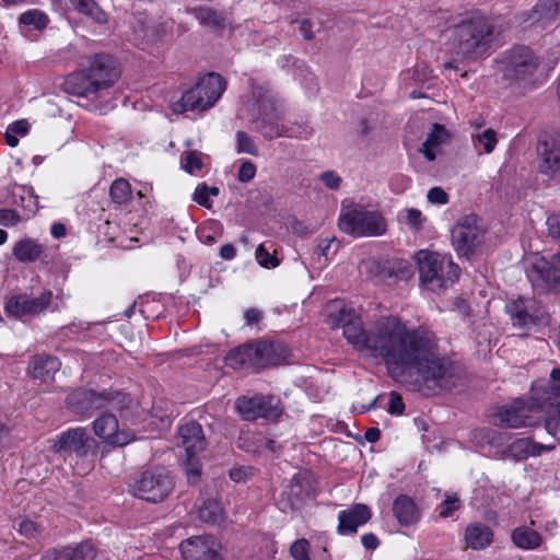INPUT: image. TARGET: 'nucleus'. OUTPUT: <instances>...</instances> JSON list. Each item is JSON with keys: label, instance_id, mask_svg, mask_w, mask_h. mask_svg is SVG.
<instances>
[{"label": "nucleus", "instance_id": "10", "mask_svg": "<svg viewBox=\"0 0 560 560\" xmlns=\"http://www.w3.org/2000/svg\"><path fill=\"white\" fill-rule=\"evenodd\" d=\"M225 88L226 81L221 74L209 72L183 93L177 106L180 112H205L218 102Z\"/></svg>", "mask_w": 560, "mask_h": 560}, {"label": "nucleus", "instance_id": "17", "mask_svg": "<svg viewBox=\"0 0 560 560\" xmlns=\"http://www.w3.org/2000/svg\"><path fill=\"white\" fill-rule=\"evenodd\" d=\"M221 545L212 535H196L179 544L183 560H224L219 552Z\"/></svg>", "mask_w": 560, "mask_h": 560}, {"label": "nucleus", "instance_id": "22", "mask_svg": "<svg viewBox=\"0 0 560 560\" xmlns=\"http://www.w3.org/2000/svg\"><path fill=\"white\" fill-rule=\"evenodd\" d=\"M372 517L371 509L363 503H354L338 515L337 532L340 535H353L358 528Z\"/></svg>", "mask_w": 560, "mask_h": 560}, {"label": "nucleus", "instance_id": "29", "mask_svg": "<svg viewBox=\"0 0 560 560\" xmlns=\"http://www.w3.org/2000/svg\"><path fill=\"white\" fill-rule=\"evenodd\" d=\"M493 539V532L483 524H470L465 530V540L467 545L475 550L488 547Z\"/></svg>", "mask_w": 560, "mask_h": 560}, {"label": "nucleus", "instance_id": "54", "mask_svg": "<svg viewBox=\"0 0 560 560\" xmlns=\"http://www.w3.org/2000/svg\"><path fill=\"white\" fill-rule=\"evenodd\" d=\"M256 174V166L250 161H245L241 164L238 173H237V179L241 183H248L255 177Z\"/></svg>", "mask_w": 560, "mask_h": 560}, {"label": "nucleus", "instance_id": "32", "mask_svg": "<svg viewBox=\"0 0 560 560\" xmlns=\"http://www.w3.org/2000/svg\"><path fill=\"white\" fill-rule=\"evenodd\" d=\"M511 539L517 548L524 550L536 549L542 542L541 534L527 526H520L513 529Z\"/></svg>", "mask_w": 560, "mask_h": 560}, {"label": "nucleus", "instance_id": "37", "mask_svg": "<svg viewBox=\"0 0 560 560\" xmlns=\"http://www.w3.org/2000/svg\"><path fill=\"white\" fill-rule=\"evenodd\" d=\"M194 14L203 25H209L215 28H223L225 26V20L222 14L211 8H195Z\"/></svg>", "mask_w": 560, "mask_h": 560}, {"label": "nucleus", "instance_id": "13", "mask_svg": "<svg viewBox=\"0 0 560 560\" xmlns=\"http://www.w3.org/2000/svg\"><path fill=\"white\" fill-rule=\"evenodd\" d=\"M98 442L89 434L85 428H71L61 432L50 450L59 454L63 459L74 455L77 458H86L90 455H96Z\"/></svg>", "mask_w": 560, "mask_h": 560}, {"label": "nucleus", "instance_id": "46", "mask_svg": "<svg viewBox=\"0 0 560 560\" xmlns=\"http://www.w3.org/2000/svg\"><path fill=\"white\" fill-rule=\"evenodd\" d=\"M18 530L27 539H34L40 535L43 526L36 522L24 518L19 522Z\"/></svg>", "mask_w": 560, "mask_h": 560}, {"label": "nucleus", "instance_id": "50", "mask_svg": "<svg viewBox=\"0 0 560 560\" xmlns=\"http://www.w3.org/2000/svg\"><path fill=\"white\" fill-rule=\"evenodd\" d=\"M308 549H310L308 541L306 539L302 538V539L295 540L292 544V546L290 548V552H291V556L295 560H311L310 556H308Z\"/></svg>", "mask_w": 560, "mask_h": 560}, {"label": "nucleus", "instance_id": "39", "mask_svg": "<svg viewBox=\"0 0 560 560\" xmlns=\"http://www.w3.org/2000/svg\"><path fill=\"white\" fill-rule=\"evenodd\" d=\"M48 16L39 10H28L22 13L19 18V22L22 25L34 26L35 30H43L48 24Z\"/></svg>", "mask_w": 560, "mask_h": 560}, {"label": "nucleus", "instance_id": "4", "mask_svg": "<svg viewBox=\"0 0 560 560\" xmlns=\"http://www.w3.org/2000/svg\"><path fill=\"white\" fill-rule=\"evenodd\" d=\"M66 405L75 415L90 416L96 410L108 408L118 411L122 417L132 405V398L122 390L103 389L97 392L92 388L78 387L67 395Z\"/></svg>", "mask_w": 560, "mask_h": 560}, {"label": "nucleus", "instance_id": "43", "mask_svg": "<svg viewBox=\"0 0 560 560\" xmlns=\"http://www.w3.org/2000/svg\"><path fill=\"white\" fill-rule=\"evenodd\" d=\"M462 506L460 500L456 493L446 494L445 499L439 505V515L446 518L453 515Z\"/></svg>", "mask_w": 560, "mask_h": 560}, {"label": "nucleus", "instance_id": "45", "mask_svg": "<svg viewBox=\"0 0 560 560\" xmlns=\"http://www.w3.org/2000/svg\"><path fill=\"white\" fill-rule=\"evenodd\" d=\"M237 152L258 155V149L253 139L245 131L236 132Z\"/></svg>", "mask_w": 560, "mask_h": 560}, {"label": "nucleus", "instance_id": "6", "mask_svg": "<svg viewBox=\"0 0 560 560\" xmlns=\"http://www.w3.org/2000/svg\"><path fill=\"white\" fill-rule=\"evenodd\" d=\"M175 488V480L163 466L147 468L135 475L129 483V492L137 499L149 503H161Z\"/></svg>", "mask_w": 560, "mask_h": 560}, {"label": "nucleus", "instance_id": "52", "mask_svg": "<svg viewBox=\"0 0 560 560\" xmlns=\"http://www.w3.org/2000/svg\"><path fill=\"white\" fill-rule=\"evenodd\" d=\"M546 431L560 442V407L545 420Z\"/></svg>", "mask_w": 560, "mask_h": 560}, {"label": "nucleus", "instance_id": "60", "mask_svg": "<svg viewBox=\"0 0 560 560\" xmlns=\"http://www.w3.org/2000/svg\"><path fill=\"white\" fill-rule=\"evenodd\" d=\"M320 179L330 189H338L341 184V178L332 171L324 172Z\"/></svg>", "mask_w": 560, "mask_h": 560}, {"label": "nucleus", "instance_id": "9", "mask_svg": "<svg viewBox=\"0 0 560 560\" xmlns=\"http://www.w3.org/2000/svg\"><path fill=\"white\" fill-rule=\"evenodd\" d=\"M504 310L512 326L526 334L530 330L541 331L551 325V313L541 301L535 298L518 295L508 301Z\"/></svg>", "mask_w": 560, "mask_h": 560}, {"label": "nucleus", "instance_id": "8", "mask_svg": "<svg viewBox=\"0 0 560 560\" xmlns=\"http://www.w3.org/2000/svg\"><path fill=\"white\" fill-rule=\"evenodd\" d=\"M421 282L433 292L451 287L460 275V268L438 253L419 250L416 254Z\"/></svg>", "mask_w": 560, "mask_h": 560}, {"label": "nucleus", "instance_id": "2", "mask_svg": "<svg viewBox=\"0 0 560 560\" xmlns=\"http://www.w3.org/2000/svg\"><path fill=\"white\" fill-rule=\"evenodd\" d=\"M119 77L118 59L110 54L98 52L88 58L85 69L72 72L65 79L63 90L68 94L89 97L110 88Z\"/></svg>", "mask_w": 560, "mask_h": 560}, {"label": "nucleus", "instance_id": "42", "mask_svg": "<svg viewBox=\"0 0 560 560\" xmlns=\"http://www.w3.org/2000/svg\"><path fill=\"white\" fill-rule=\"evenodd\" d=\"M201 155L202 154L200 152L195 150L183 152V168L189 174H195L196 171H200L203 166Z\"/></svg>", "mask_w": 560, "mask_h": 560}, {"label": "nucleus", "instance_id": "3", "mask_svg": "<svg viewBox=\"0 0 560 560\" xmlns=\"http://www.w3.org/2000/svg\"><path fill=\"white\" fill-rule=\"evenodd\" d=\"M493 40V24L486 16L475 13L452 28L448 46L456 59L476 60L490 50Z\"/></svg>", "mask_w": 560, "mask_h": 560}, {"label": "nucleus", "instance_id": "25", "mask_svg": "<svg viewBox=\"0 0 560 560\" xmlns=\"http://www.w3.org/2000/svg\"><path fill=\"white\" fill-rule=\"evenodd\" d=\"M61 366L58 358L42 353L35 354L31 358L27 366V373L34 380H39L44 383L52 382L55 374Z\"/></svg>", "mask_w": 560, "mask_h": 560}, {"label": "nucleus", "instance_id": "62", "mask_svg": "<svg viewBox=\"0 0 560 560\" xmlns=\"http://www.w3.org/2000/svg\"><path fill=\"white\" fill-rule=\"evenodd\" d=\"M252 470V467H235L230 470L229 476L234 482H242L245 481Z\"/></svg>", "mask_w": 560, "mask_h": 560}, {"label": "nucleus", "instance_id": "34", "mask_svg": "<svg viewBox=\"0 0 560 560\" xmlns=\"http://www.w3.org/2000/svg\"><path fill=\"white\" fill-rule=\"evenodd\" d=\"M71 5L81 14L86 15L100 25L106 24L107 14L94 0H70Z\"/></svg>", "mask_w": 560, "mask_h": 560}, {"label": "nucleus", "instance_id": "15", "mask_svg": "<svg viewBox=\"0 0 560 560\" xmlns=\"http://www.w3.org/2000/svg\"><path fill=\"white\" fill-rule=\"evenodd\" d=\"M280 399L276 396L238 397L235 409L246 421H254L259 418L277 421L282 415Z\"/></svg>", "mask_w": 560, "mask_h": 560}, {"label": "nucleus", "instance_id": "24", "mask_svg": "<svg viewBox=\"0 0 560 560\" xmlns=\"http://www.w3.org/2000/svg\"><path fill=\"white\" fill-rule=\"evenodd\" d=\"M178 435L182 440V445L185 448L186 455H197L203 452L207 447V440L203 434V430L195 420H190L182 424L178 429Z\"/></svg>", "mask_w": 560, "mask_h": 560}, {"label": "nucleus", "instance_id": "41", "mask_svg": "<svg viewBox=\"0 0 560 560\" xmlns=\"http://www.w3.org/2000/svg\"><path fill=\"white\" fill-rule=\"evenodd\" d=\"M451 140V133L448 130L441 124H433L431 131L428 133L425 139L427 145L439 147L441 144L447 143Z\"/></svg>", "mask_w": 560, "mask_h": 560}, {"label": "nucleus", "instance_id": "47", "mask_svg": "<svg viewBox=\"0 0 560 560\" xmlns=\"http://www.w3.org/2000/svg\"><path fill=\"white\" fill-rule=\"evenodd\" d=\"M255 255L258 264L264 268L270 269L280 265V260L275 255H270L264 244L258 245Z\"/></svg>", "mask_w": 560, "mask_h": 560}, {"label": "nucleus", "instance_id": "14", "mask_svg": "<svg viewBox=\"0 0 560 560\" xmlns=\"http://www.w3.org/2000/svg\"><path fill=\"white\" fill-rule=\"evenodd\" d=\"M527 276L534 289L547 294H560V253L540 257L532 264Z\"/></svg>", "mask_w": 560, "mask_h": 560}, {"label": "nucleus", "instance_id": "5", "mask_svg": "<svg viewBox=\"0 0 560 560\" xmlns=\"http://www.w3.org/2000/svg\"><path fill=\"white\" fill-rule=\"evenodd\" d=\"M288 355L289 349L285 345L259 340L230 350L225 357V364L234 370L268 368L284 363Z\"/></svg>", "mask_w": 560, "mask_h": 560}, {"label": "nucleus", "instance_id": "36", "mask_svg": "<svg viewBox=\"0 0 560 560\" xmlns=\"http://www.w3.org/2000/svg\"><path fill=\"white\" fill-rule=\"evenodd\" d=\"M109 196L113 202L118 206L130 202L132 192L129 182L125 178L115 179L109 187Z\"/></svg>", "mask_w": 560, "mask_h": 560}, {"label": "nucleus", "instance_id": "23", "mask_svg": "<svg viewBox=\"0 0 560 560\" xmlns=\"http://www.w3.org/2000/svg\"><path fill=\"white\" fill-rule=\"evenodd\" d=\"M533 406L545 410L548 408H560V386L553 385L551 381L538 380L530 388Z\"/></svg>", "mask_w": 560, "mask_h": 560}, {"label": "nucleus", "instance_id": "20", "mask_svg": "<svg viewBox=\"0 0 560 560\" xmlns=\"http://www.w3.org/2000/svg\"><path fill=\"white\" fill-rule=\"evenodd\" d=\"M529 407L523 399H515L510 406H501L497 409L495 417L499 425L503 428L518 429L532 427L536 423L528 415Z\"/></svg>", "mask_w": 560, "mask_h": 560}, {"label": "nucleus", "instance_id": "48", "mask_svg": "<svg viewBox=\"0 0 560 560\" xmlns=\"http://www.w3.org/2000/svg\"><path fill=\"white\" fill-rule=\"evenodd\" d=\"M173 26V21L160 22L152 27L151 36L156 40L166 42L172 37Z\"/></svg>", "mask_w": 560, "mask_h": 560}, {"label": "nucleus", "instance_id": "57", "mask_svg": "<svg viewBox=\"0 0 560 560\" xmlns=\"http://www.w3.org/2000/svg\"><path fill=\"white\" fill-rule=\"evenodd\" d=\"M18 211L13 209H0V223L4 226H13L20 222Z\"/></svg>", "mask_w": 560, "mask_h": 560}, {"label": "nucleus", "instance_id": "44", "mask_svg": "<svg viewBox=\"0 0 560 560\" xmlns=\"http://www.w3.org/2000/svg\"><path fill=\"white\" fill-rule=\"evenodd\" d=\"M486 443L499 446L508 440V433L501 432L490 428H482L476 432Z\"/></svg>", "mask_w": 560, "mask_h": 560}, {"label": "nucleus", "instance_id": "28", "mask_svg": "<svg viewBox=\"0 0 560 560\" xmlns=\"http://www.w3.org/2000/svg\"><path fill=\"white\" fill-rule=\"evenodd\" d=\"M559 7L560 0H539L530 11L522 14L523 22H529V25L539 24L545 28L549 22L555 20Z\"/></svg>", "mask_w": 560, "mask_h": 560}, {"label": "nucleus", "instance_id": "49", "mask_svg": "<svg viewBox=\"0 0 560 560\" xmlns=\"http://www.w3.org/2000/svg\"><path fill=\"white\" fill-rule=\"evenodd\" d=\"M547 236L560 243V212L551 213L546 220ZM560 253V250L558 252Z\"/></svg>", "mask_w": 560, "mask_h": 560}, {"label": "nucleus", "instance_id": "63", "mask_svg": "<svg viewBox=\"0 0 560 560\" xmlns=\"http://www.w3.org/2000/svg\"><path fill=\"white\" fill-rule=\"evenodd\" d=\"M553 448H555L553 445H545V444H541V443H537L533 439H530L529 457L530 456H539L544 452H550Z\"/></svg>", "mask_w": 560, "mask_h": 560}, {"label": "nucleus", "instance_id": "26", "mask_svg": "<svg viewBox=\"0 0 560 560\" xmlns=\"http://www.w3.org/2000/svg\"><path fill=\"white\" fill-rule=\"evenodd\" d=\"M94 558L95 550L93 546L83 541L74 547L50 548L43 553L40 560H94Z\"/></svg>", "mask_w": 560, "mask_h": 560}, {"label": "nucleus", "instance_id": "64", "mask_svg": "<svg viewBox=\"0 0 560 560\" xmlns=\"http://www.w3.org/2000/svg\"><path fill=\"white\" fill-rule=\"evenodd\" d=\"M361 542L364 546V548L368 549V550H374L380 545L378 538L374 534H372V533L364 534L361 537Z\"/></svg>", "mask_w": 560, "mask_h": 560}, {"label": "nucleus", "instance_id": "16", "mask_svg": "<svg viewBox=\"0 0 560 560\" xmlns=\"http://www.w3.org/2000/svg\"><path fill=\"white\" fill-rule=\"evenodd\" d=\"M477 220L475 214L466 215L451 231L452 244L459 256H471L483 241Z\"/></svg>", "mask_w": 560, "mask_h": 560}, {"label": "nucleus", "instance_id": "1", "mask_svg": "<svg viewBox=\"0 0 560 560\" xmlns=\"http://www.w3.org/2000/svg\"><path fill=\"white\" fill-rule=\"evenodd\" d=\"M326 324L341 327L343 336L354 348L369 350L381 357L394 378L413 377V386L424 396H435L456 387L460 377L459 366L440 351L433 332L408 329L397 316H381L373 329L363 328L361 317L341 302L328 305Z\"/></svg>", "mask_w": 560, "mask_h": 560}, {"label": "nucleus", "instance_id": "58", "mask_svg": "<svg viewBox=\"0 0 560 560\" xmlns=\"http://www.w3.org/2000/svg\"><path fill=\"white\" fill-rule=\"evenodd\" d=\"M427 197L431 203L445 205L448 201V195L441 187H432Z\"/></svg>", "mask_w": 560, "mask_h": 560}, {"label": "nucleus", "instance_id": "59", "mask_svg": "<svg viewBox=\"0 0 560 560\" xmlns=\"http://www.w3.org/2000/svg\"><path fill=\"white\" fill-rule=\"evenodd\" d=\"M431 73L432 71L427 65L418 63L413 68L412 79L415 82H425L432 77Z\"/></svg>", "mask_w": 560, "mask_h": 560}, {"label": "nucleus", "instance_id": "18", "mask_svg": "<svg viewBox=\"0 0 560 560\" xmlns=\"http://www.w3.org/2000/svg\"><path fill=\"white\" fill-rule=\"evenodd\" d=\"M51 298L52 293L48 290L34 299L28 298L27 294L13 295L5 302L4 312L8 316L19 319L36 315L49 306Z\"/></svg>", "mask_w": 560, "mask_h": 560}, {"label": "nucleus", "instance_id": "56", "mask_svg": "<svg viewBox=\"0 0 560 560\" xmlns=\"http://www.w3.org/2000/svg\"><path fill=\"white\" fill-rule=\"evenodd\" d=\"M404 411L405 402L401 396L396 392H392L389 394L388 412L390 415L400 416L404 413Z\"/></svg>", "mask_w": 560, "mask_h": 560}, {"label": "nucleus", "instance_id": "51", "mask_svg": "<svg viewBox=\"0 0 560 560\" xmlns=\"http://www.w3.org/2000/svg\"><path fill=\"white\" fill-rule=\"evenodd\" d=\"M477 140L483 145L486 153H491L498 142L497 133L493 129H487L483 132L477 135Z\"/></svg>", "mask_w": 560, "mask_h": 560}, {"label": "nucleus", "instance_id": "27", "mask_svg": "<svg viewBox=\"0 0 560 560\" xmlns=\"http://www.w3.org/2000/svg\"><path fill=\"white\" fill-rule=\"evenodd\" d=\"M393 515L400 526H410L421 517L420 509L413 499L407 494H399L393 502Z\"/></svg>", "mask_w": 560, "mask_h": 560}, {"label": "nucleus", "instance_id": "30", "mask_svg": "<svg viewBox=\"0 0 560 560\" xmlns=\"http://www.w3.org/2000/svg\"><path fill=\"white\" fill-rule=\"evenodd\" d=\"M288 499L291 509H295L311 494V483L306 475L296 474L288 486Z\"/></svg>", "mask_w": 560, "mask_h": 560}, {"label": "nucleus", "instance_id": "33", "mask_svg": "<svg viewBox=\"0 0 560 560\" xmlns=\"http://www.w3.org/2000/svg\"><path fill=\"white\" fill-rule=\"evenodd\" d=\"M44 246L33 238H23L13 247V256L22 262L37 260L43 254Z\"/></svg>", "mask_w": 560, "mask_h": 560}, {"label": "nucleus", "instance_id": "11", "mask_svg": "<svg viewBox=\"0 0 560 560\" xmlns=\"http://www.w3.org/2000/svg\"><path fill=\"white\" fill-rule=\"evenodd\" d=\"M339 228L354 237L381 236L387 231V221L378 211L360 208H342L339 215Z\"/></svg>", "mask_w": 560, "mask_h": 560}, {"label": "nucleus", "instance_id": "12", "mask_svg": "<svg viewBox=\"0 0 560 560\" xmlns=\"http://www.w3.org/2000/svg\"><path fill=\"white\" fill-rule=\"evenodd\" d=\"M504 79L517 84L529 83L540 68V58L528 46L516 45L504 54Z\"/></svg>", "mask_w": 560, "mask_h": 560}, {"label": "nucleus", "instance_id": "21", "mask_svg": "<svg viewBox=\"0 0 560 560\" xmlns=\"http://www.w3.org/2000/svg\"><path fill=\"white\" fill-rule=\"evenodd\" d=\"M537 152L541 158L540 172L548 174L560 170V132L546 135L539 139Z\"/></svg>", "mask_w": 560, "mask_h": 560}, {"label": "nucleus", "instance_id": "19", "mask_svg": "<svg viewBox=\"0 0 560 560\" xmlns=\"http://www.w3.org/2000/svg\"><path fill=\"white\" fill-rule=\"evenodd\" d=\"M94 433L110 446L122 447L135 440V433L129 429L119 430L115 415L103 413L93 421Z\"/></svg>", "mask_w": 560, "mask_h": 560}, {"label": "nucleus", "instance_id": "38", "mask_svg": "<svg viewBox=\"0 0 560 560\" xmlns=\"http://www.w3.org/2000/svg\"><path fill=\"white\" fill-rule=\"evenodd\" d=\"M529 445L530 438L517 439L504 448L503 454L515 460H524L529 457Z\"/></svg>", "mask_w": 560, "mask_h": 560}, {"label": "nucleus", "instance_id": "40", "mask_svg": "<svg viewBox=\"0 0 560 560\" xmlns=\"http://www.w3.org/2000/svg\"><path fill=\"white\" fill-rule=\"evenodd\" d=\"M187 480L190 485H196L201 478V463L197 455H186L184 463Z\"/></svg>", "mask_w": 560, "mask_h": 560}, {"label": "nucleus", "instance_id": "35", "mask_svg": "<svg viewBox=\"0 0 560 560\" xmlns=\"http://www.w3.org/2000/svg\"><path fill=\"white\" fill-rule=\"evenodd\" d=\"M198 516L205 523L219 524L223 521V509L217 500L208 499L199 508Z\"/></svg>", "mask_w": 560, "mask_h": 560}, {"label": "nucleus", "instance_id": "53", "mask_svg": "<svg viewBox=\"0 0 560 560\" xmlns=\"http://www.w3.org/2000/svg\"><path fill=\"white\" fill-rule=\"evenodd\" d=\"M192 200L196 201L199 206H202L207 209L212 207V201L209 198V195L206 190V183L198 184L195 188Z\"/></svg>", "mask_w": 560, "mask_h": 560}, {"label": "nucleus", "instance_id": "61", "mask_svg": "<svg viewBox=\"0 0 560 560\" xmlns=\"http://www.w3.org/2000/svg\"><path fill=\"white\" fill-rule=\"evenodd\" d=\"M299 24V31L302 37L306 40H312L315 35L313 32V23L308 19H303L301 21H295Z\"/></svg>", "mask_w": 560, "mask_h": 560}, {"label": "nucleus", "instance_id": "7", "mask_svg": "<svg viewBox=\"0 0 560 560\" xmlns=\"http://www.w3.org/2000/svg\"><path fill=\"white\" fill-rule=\"evenodd\" d=\"M252 93L258 110L257 116L250 119L252 130L260 133L266 140L291 137L289 128L280 124L282 114L271 92L262 86H255Z\"/></svg>", "mask_w": 560, "mask_h": 560}, {"label": "nucleus", "instance_id": "55", "mask_svg": "<svg viewBox=\"0 0 560 560\" xmlns=\"http://www.w3.org/2000/svg\"><path fill=\"white\" fill-rule=\"evenodd\" d=\"M406 223L415 231H420L423 224L421 211L415 208L407 209Z\"/></svg>", "mask_w": 560, "mask_h": 560}, {"label": "nucleus", "instance_id": "31", "mask_svg": "<svg viewBox=\"0 0 560 560\" xmlns=\"http://www.w3.org/2000/svg\"><path fill=\"white\" fill-rule=\"evenodd\" d=\"M369 265L371 272L387 284L396 283L398 280L407 277V271L405 269H396L390 261L381 262L377 260H371L369 261Z\"/></svg>", "mask_w": 560, "mask_h": 560}]
</instances>
